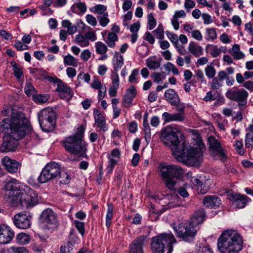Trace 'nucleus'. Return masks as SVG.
I'll return each instance as SVG.
<instances>
[{"label":"nucleus","instance_id":"nucleus-60","mask_svg":"<svg viewBox=\"0 0 253 253\" xmlns=\"http://www.w3.org/2000/svg\"><path fill=\"white\" fill-rule=\"evenodd\" d=\"M139 74V70L135 69L132 70L131 75L129 77L128 81L130 83H133L136 82V76Z\"/></svg>","mask_w":253,"mask_h":253},{"label":"nucleus","instance_id":"nucleus-58","mask_svg":"<svg viewBox=\"0 0 253 253\" xmlns=\"http://www.w3.org/2000/svg\"><path fill=\"white\" fill-rule=\"evenodd\" d=\"M14 46L17 50L20 51L26 50L28 48V46L25 44L23 42L19 41H15Z\"/></svg>","mask_w":253,"mask_h":253},{"label":"nucleus","instance_id":"nucleus-6","mask_svg":"<svg viewBox=\"0 0 253 253\" xmlns=\"http://www.w3.org/2000/svg\"><path fill=\"white\" fill-rule=\"evenodd\" d=\"M158 169L167 187L171 190H175L177 179L184 174L182 168L177 165L162 163L159 165Z\"/></svg>","mask_w":253,"mask_h":253},{"label":"nucleus","instance_id":"nucleus-8","mask_svg":"<svg viewBox=\"0 0 253 253\" xmlns=\"http://www.w3.org/2000/svg\"><path fill=\"white\" fill-rule=\"evenodd\" d=\"M177 237L186 242H192L197 234V229L192 223L187 221L173 227Z\"/></svg>","mask_w":253,"mask_h":253},{"label":"nucleus","instance_id":"nucleus-56","mask_svg":"<svg viewBox=\"0 0 253 253\" xmlns=\"http://www.w3.org/2000/svg\"><path fill=\"white\" fill-rule=\"evenodd\" d=\"M185 119L184 113H176L173 114V122H182Z\"/></svg>","mask_w":253,"mask_h":253},{"label":"nucleus","instance_id":"nucleus-38","mask_svg":"<svg viewBox=\"0 0 253 253\" xmlns=\"http://www.w3.org/2000/svg\"><path fill=\"white\" fill-rule=\"evenodd\" d=\"M94 126H96L98 128V129H96V131L101 134H102V137L105 139L103 133L108 129V126L106 124V121L98 124H94Z\"/></svg>","mask_w":253,"mask_h":253},{"label":"nucleus","instance_id":"nucleus-54","mask_svg":"<svg viewBox=\"0 0 253 253\" xmlns=\"http://www.w3.org/2000/svg\"><path fill=\"white\" fill-rule=\"evenodd\" d=\"M108 159H109V164H108V165L107 168V173H111L112 172L115 166L118 163L119 160H115V159H113V158Z\"/></svg>","mask_w":253,"mask_h":253},{"label":"nucleus","instance_id":"nucleus-18","mask_svg":"<svg viewBox=\"0 0 253 253\" xmlns=\"http://www.w3.org/2000/svg\"><path fill=\"white\" fill-rule=\"evenodd\" d=\"M227 195L229 200L233 201V205L236 208H244L247 203L246 196L237 195L231 191H229Z\"/></svg>","mask_w":253,"mask_h":253},{"label":"nucleus","instance_id":"nucleus-17","mask_svg":"<svg viewBox=\"0 0 253 253\" xmlns=\"http://www.w3.org/2000/svg\"><path fill=\"white\" fill-rule=\"evenodd\" d=\"M14 237V232L8 226L0 225V244L9 243Z\"/></svg>","mask_w":253,"mask_h":253},{"label":"nucleus","instance_id":"nucleus-11","mask_svg":"<svg viewBox=\"0 0 253 253\" xmlns=\"http://www.w3.org/2000/svg\"><path fill=\"white\" fill-rule=\"evenodd\" d=\"M208 141L210 155L215 159L225 162L227 159L226 151L220 141L212 136L208 138Z\"/></svg>","mask_w":253,"mask_h":253},{"label":"nucleus","instance_id":"nucleus-39","mask_svg":"<svg viewBox=\"0 0 253 253\" xmlns=\"http://www.w3.org/2000/svg\"><path fill=\"white\" fill-rule=\"evenodd\" d=\"M7 253H29L28 250L24 247H11L7 249Z\"/></svg>","mask_w":253,"mask_h":253},{"label":"nucleus","instance_id":"nucleus-59","mask_svg":"<svg viewBox=\"0 0 253 253\" xmlns=\"http://www.w3.org/2000/svg\"><path fill=\"white\" fill-rule=\"evenodd\" d=\"M234 146L239 154L241 155L244 154V151L243 149V143L242 141H236Z\"/></svg>","mask_w":253,"mask_h":253},{"label":"nucleus","instance_id":"nucleus-27","mask_svg":"<svg viewBox=\"0 0 253 253\" xmlns=\"http://www.w3.org/2000/svg\"><path fill=\"white\" fill-rule=\"evenodd\" d=\"M207 52H209L212 57L218 56L221 52V48H218L217 45L208 44L206 47Z\"/></svg>","mask_w":253,"mask_h":253},{"label":"nucleus","instance_id":"nucleus-5","mask_svg":"<svg viewBox=\"0 0 253 253\" xmlns=\"http://www.w3.org/2000/svg\"><path fill=\"white\" fill-rule=\"evenodd\" d=\"M84 129L80 127L74 134L67 137L62 142L65 150L73 155L86 157L87 143L83 140Z\"/></svg>","mask_w":253,"mask_h":253},{"label":"nucleus","instance_id":"nucleus-14","mask_svg":"<svg viewBox=\"0 0 253 253\" xmlns=\"http://www.w3.org/2000/svg\"><path fill=\"white\" fill-rule=\"evenodd\" d=\"M13 221L17 228L26 229L31 225V217L25 213L20 212L14 216Z\"/></svg>","mask_w":253,"mask_h":253},{"label":"nucleus","instance_id":"nucleus-16","mask_svg":"<svg viewBox=\"0 0 253 253\" xmlns=\"http://www.w3.org/2000/svg\"><path fill=\"white\" fill-rule=\"evenodd\" d=\"M2 163L5 169L11 173L17 172L20 170L21 166L18 162L7 156H5L3 158Z\"/></svg>","mask_w":253,"mask_h":253},{"label":"nucleus","instance_id":"nucleus-64","mask_svg":"<svg viewBox=\"0 0 253 253\" xmlns=\"http://www.w3.org/2000/svg\"><path fill=\"white\" fill-rule=\"evenodd\" d=\"M191 36L192 38L197 41H202L203 39L202 35L200 31L198 30H195L192 31L191 32Z\"/></svg>","mask_w":253,"mask_h":253},{"label":"nucleus","instance_id":"nucleus-36","mask_svg":"<svg viewBox=\"0 0 253 253\" xmlns=\"http://www.w3.org/2000/svg\"><path fill=\"white\" fill-rule=\"evenodd\" d=\"M14 75L18 80L20 81L23 76V68L15 63L12 64Z\"/></svg>","mask_w":253,"mask_h":253},{"label":"nucleus","instance_id":"nucleus-20","mask_svg":"<svg viewBox=\"0 0 253 253\" xmlns=\"http://www.w3.org/2000/svg\"><path fill=\"white\" fill-rule=\"evenodd\" d=\"M166 100L172 106H175L180 102V98L175 91L171 88L166 90L165 92Z\"/></svg>","mask_w":253,"mask_h":253},{"label":"nucleus","instance_id":"nucleus-52","mask_svg":"<svg viewBox=\"0 0 253 253\" xmlns=\"http://www.w3.org/2000/svg\"><path fill=\"white\" fill-rule=\"evenodd\" d=\"M156 38L159 39H163L164 37V29L162 24H160L158 28L153 31Z\"/></svg>","mask_w":253,"mask_h":253},{"label":"nucleus","instance_id":"nucleus-9","mask_svg":"<svg viewBox=\"0 0 253 253\" xmlns=\"http://www.w3.org/2000/svg\"><path fill=\"white\" fill-rule=\"evenodd\" d=\"M41 127L45 132L52 131L55 126V114L49 108L42 110L38 115Z\"/></svg>","mask_w":253,"mask_h":253},{"label":"nucleus","instance_id":"nucleus-57","mask_svg":"<svg viewBox=\"0 0 253 253\" xmlns=\"http://www.w3.org/2000/svg\"><path fill=\"white\" fill-rule=\"evenodd\" d=\"M166 34L174 45H176L177 43H178V37L177 35L170 33L169 31H166Z\"/></svg>","mask_w":253,"mask_h":253},{"label":"nucleus","instance_id":"nucleus-2","mask_svg":"<svg viewBox=\"0 0 253 253\" xmlns=\"http://www.w3.org/2000/svg\"><path fill=\"white\" fill-rule=\"evenodd\" d=\"M179 133L176 128L167 127L162 133L161 140L170 147L173 156L178 162L190 167H199L203 160L204 144L198 141L189 146L188 142L179 139Z\"/></svg>","mask_w":253,"mask_h":253},{"label":"nucleus","instance_id":"nucleus-10","mask_svg":"<svg viewBox=\"0 0 253 253\" xmlns=\"http://www.w3.org/2000/svg\"><path fill=\"white\" fill-rule=\"evenodd\" d=\"M61 172L60 165L55 162L47 164L42 170L38 180L40 183H46L56 178Z\"/></svg>","mask_w":253,"mask_h":253},{"label":"nucleus","instance_id":"nucleus-4","mask_svg":"<svg viewBox=\"0 0 253 253\" xmlns=\"http://www.w3.org/2000/svg\"><path fill=\"white\" fill-rule=\"evenodd\" d=\"M243 240L240 234L233 230H227L217 240V248L221 253H238L242 249Z\"/></svg>","mask_w":253,"mask_h":253},{"label":"nucleus","instance_id":"nucleus-50","mask_svg":"<svg viewBox=\"0 0 253 253\" xmlns=\"http://www.w3.org/2000/svg\"><path fill=\"white\" fill-rule=\"evenodd\" d=\"M148 29L153 30L156 26V20L152 13H150L148 16Z\"/></svg>","mask_w":253,"mask_h":253},{"label":"nucleus","instance_id":"nucleus-41","mask_svg":"<svg viewBox=\"0 0 253 253\" xmlns=\"http://www.w3.org/2000/svg\"><path fill=\"white\" fill-rule=\"evenodd\" d=\"M206 76L209 79H212L214 77L216 71L212 65H208L205 69Z\"/></svg>","mask_w":253,"mask_h":253},{"label":"nucleus","instance_id":"nucleus-7","mask_svg":"<svg viewBox=\"0 0 253 253\" xmlns=\"http://www.w3.org/2000/svg\"><path fill=\"white\" fill-rule=\"evenodd\" d=\"M177 241L171 232L161 234L152 238L151 250L153 253H164L165 249L168 248V253L173 251V246Z\"/></svg>","mask_w":253,"mask_h":253},{"label":"nucleus","instance_id":"nucleus-34","mask_svg":"<svg viewBox=\"0 0 253 253\" xmlns=\"http://www.w3.org/2000/svg\"><path fill=\"white\" fill-rule=\"evenodd\" d=\"M75 42L81 47H86L89 45V42L87 41L84 35L79 34L76 36Z\"/></svg>","mask_w":253,"mask_h":253},{"label":"nucleus","instance_id":"nucleus-46","mask_svg":"<svg viewBox=\"0 0 253 253\" xmlns=\"http://www.w3.org/2000/svg\"><path fill=\"white\" fill-rule=\"evenodd\" d=\"M91 10L94 13L103 15L104 13H106L105 11L106 10V7L104 5L98 4L93 6Z\"/></svg>","mask_w":253,"mask_h":253},{"label":"nucleus","instance_id":"nucleus-48","mask_svg":"<svg viewBox=\"0 0 253 253\" xmlns=\"http://www.w3.org/2000/svg\"><path fill=\"white\" fill-rule=\"evenodd\" d=\"M108 13H104L101 16H98L99 23L102 27H105L110 22L109 19L108 18Z\"/></svg>","mask_w":253,"mask_h":253},{"label":"nucleus","instance_id":"nucleus-63","mask_svg":"<svg viewBox=\"0 0 253 253\" xmlns=\"http://www.w3.org/2000/svg\"><path fill=\"white\" fill-rule=\"evenodd\" d=\"M87 41H95L97 39L96 35L94 32L89 31L84 33V35Z\"/></svg>","mask_w":253,"mask_h":253},{"label":"nucleus","instance_id":"nucleus-22","mask_svg":"<svg viewBox=\"0 0 253 253\" xmlns=\"http://www.w3.org/2000/svg\"><path fill=\"white\" fill-rule=\"evenodd\" d=\"M205 216V212L203 209H200L194 212L189 222L192 223L196 227L197 225L203 223Z\"/></svg>","mask_w":253,"mask_h":253},{"label":"nucleus","instance_id":"nucleus-21","mask_svg":"<svg viewBox=\"0 0 253 253\" xmlns=\"http://www.w3.org/2000/svg\"><path fill=\"white\" fill-rule=\"evenodd\" d=\"M204 205L208 208H216L221 204L220 200L215 196H208L203 200Z\"/></svg>","mask_w":253,"mask_h":253},{"label":"nucleus","instance_id":"nucleus-53","mask_svg":"<svg viewBox=\"0 0 253 253\" xmlns=\"http://www.w3.org/2000/svg\"><path fill=\"white\" fill-rule=\"evenodd\" d=\"M25 92L29 96L31 95H35L36 92L35 87L30 83L27 84L25 87Z\"/></svg>","mask_w":253,"mask_h":253},{"label":"nucleus","instance_id":"nucleus-30","mask_svg":"<svg viewBox=\"0 0 253 253\" xmlns=\"http://www.w3.org/2000/svg\"><path fill=\"white\" fill-rule=\"evenodd\" d=\"M231 53L234 58L236 60L243 59L245 57L244 54L240 50V46L238 44L233 45Z\"/></svg>","mask_w":253,"mask_h":253},{"label":"nucleus","instance_id":"nucleus-44","mask_svg":"<svg viewBox=\"0 0 253 253\" xmlns=\"http://www.w3.org/2000/svg\"><path fill=\"white\" fill-rule=\"evenodd\" d=\"M93 116L95 120L94 124H98L106 121L103 115L97 109H95L94 110Z\"/></svg>","mask_w":253,"mask_h":253},{"label":"nucleus","instance_id":"nucleus-43","mask_svg":"<svg viewBox=\"0 0 253 253\" xmlns=\"http://www.w3.org/2000/svg\"><path fill=\"white\" fill-rule=\"evenodd\" d=\"M223 85V82L216 77L212 78L211 83V87L213 90H217Z\"/></svg>","mask_w":253,"mask_h":253},{"label":"nucleus","instance_id":"nucleus-61","mask_svg":"<svg viewBox=\"0 0 253 253\" xmlns=\"http://www.w3.org/2000/svg\"><path fill=\"white\" fill-rule=\"evenodd\" d=\"M91 53L88 49L83 50L81 54V58L84 61H87L91 57Z\"/></svg>","mask_w":253,"mask_h":253},{"label":"nucleus","instance_id":"nucleus-40","mask_svg":"<svg viewBox=\"0 0 253 253\" xmlns=\"http://www.w3.org/2000/svg\"><path fill=\"white\" fill-rule=\"evenodd\" d=\"M16 239L19 244H26L29 243L30 237L27 234L21 233L17 235Z\"/></svg>","mask_w":253,"mask_h":253},{"label":"nucleus","instance_id":"nucleus-51","mask_svg":"<svg viewBox=\"0 0 253 253\" xmlns=\"http://www.w3.org/2000/svg\"><path fill=\"white\" fill-rule=\"evenodd\" d=\"M245 146L248 148L253 147V133H247L245 140Z\"/></svg>","mask_w":253,"mask_h":253},{"label":"nucleus","instance_id":"nucleus-1","mask_svg":"<svg viewBox=\"0 0 253 253\" xmlns=\"http://www.w3.org/2000/svg\"><path fill=\"white\" fill-rule=\"evenodd\" d=\"M2 112L5 116H9L0 122V132H4L3 142L0 147L2 152L15 151L19 144V140L26 135H30L34 139L38 137L33 130L29 122L22 112L7 107Z\"/></svg>","mask_w":253,"mask_h":253},{"label":"nucleus","instance_id":"nucleus-26","mask_svg":"<svg viewBox=\"0 0 253 253\" xmlns=\"http://www.w3.org/2000/svg\"><path fill=\"white\" fill-rule=\"evenodd\" d=\"M167 197L169 200L168 203L169 208H174L180 206L179 197L176 194L167 195Z\"/></svg>","mask_w":253,"mask_h":253},{"label":"nucleus","instance_id":"nucleus-24","mask_svg":"<svg viewBox=\"0 0 253 253\" xmlns=\"http://www.w3.org/2000/svg\"><path fill=\"white\" fill-rule=\"evenodd\" d=\"M114 70L118 71L124 65V57L119 52H115L113 59Z\"/></svg>","mask_w":253,"mask_h":253},{"label":"nucleus","instance_id":"nucleus-23","mask_svg":"<svg viewBox=\"0 0 253 253\" xmlns=\"http://www.w3.org/2000/svg\"><path fill=\"white\" fill-rule=\"evenodd\" d=\"M55 82L57 83L56 91L60 93V95H61V93H65V94L72 96L71 89L69 86H68L66 84L63 83V82L59 79L56 78Z\"/></svg>","mask_w":253,"mask_h":253},{"label":"nucleus","instance_id":"nucleus-28","mask_svg":"<svg viewBox=\"0 0 253 253\" xmlns=\"http://www.w3.org/2000/svg\"><path fill=\"white\" fill-rule=\"evenodd\" d=\"M64 63L65 65L77 67L79 64L78 59L68 54L64 57Z\"/></svg>","mask_w":253,"mask_h":253},{"label":"nucleus","instance_id":"nucleus-47","mask_svg":"<svg viewBox=\"0 0 253 253\" xmlns=\"http://www.w3.org/2000/svg\"><path fill=\"white\" fill-rule=\"evenodd\" d=\"M60 178L61 179L60 182L62 184H68L71 180V177L67 172L64 171H61L59 174Z\"/></svg>","mask_w":253,"mask_h":253},{"label":"nucleus","instance_id":"nucleus-19","mask_svg":"<svg viewBox=\"0 0 253 253\" xmlns=\"http://www.w3.org/2000/svg\"><path fill=\"white\" fill-rule=\"evenodd\" d=\"M136 94V89L133 85L127 89L123 98L122 105L125 108H129L132 104Z\"/></svg>","mask_w":253,"mask_h":253},{"label":"nucleus","instance_id":"nucleus-31","mask_svg":"<svg viewBox=\"0 0 253 253\" xmlns=\"http://www.w3.org/2000/svg\"><path fill=\"white\" fill-rule=\"evenodd\" d=\"M118 38L116 34L114 33H110L107 36V39L105 41L108 46L110 47H114L115 45V42L118 41Z\"/></svg>","mask_w":253,"mask_h":253},{"label":"nucleus","instance_id":"nucleus-3","mask_svg":"<svg viewBox=\"0 0 253 253\" xmlns=\"http://www.w3.org/2000/svg\"><path fill=\"white\" fill-rule=\"evenodd\" d=\"M4 189L9 192L7 201L12 206L23 208L33 207L38 202L37 194L28 187L24 189L20 182L15 178L10 179L4 185Z\"/></svg>","mask_w":253,"mask_h":253},{"label":"nucleus","instance_id":"nucleus-35","mask_svg":"<svg viewBox=\"0 0 253 253\" xmlns=\"http://www.w3.org/2000/svg\"><path fill=\"white\" fill-rule=\"evenodd\" d=\"M148 118V114L147 113L145 114L143 117V126L144 128V131L145 133V138L147 139L148 138L149 139L151 137V132L150 128L149 125V123L147 120Z\"/></svg>","mask_w":253,"mask_h":253},{"label":"nucleus","instance_id":"nucleus-37","mask_svg":"<svg viewBox=\"0 0 253 253\" xmlns=\"http://www.w3.org/2000/svg\"><path fill=\"white\" fill-rule=\"evenodd\" d=\"M96 52L99 54H105L107 51V46L101 42H97L95 43Z\"/></svg>","mask_w":253,"mask_h":253},{"label":"nucleus","instance_id":"nucleus-49","mask_svg":"<svg viewBox=\"0 0 253 253\" xmlns=\"http://www.w3.org/2000/svg\"><path fill=\"white\" fill-rule=\"evenodd\" d=\"M164 67L166 71L169 72L171 71L174 75H178L179 73L178 70L172 63H167V64H165Z\"/></svg>","mask_w":253,"mask_h":253},{"label":"nucleus","instance_id":"nucleus-12","mask_svg":"<svg viewBox=\"0 0 253 253\" xmlns=\"http://www.w3.org/2000/svg\"><path fill=\"white\" fill-rule=\"evenodd\" d=\"M40 222L44 228L48 229H56L58 226L57 214L50 209H46L42 211Z\"/></svg>","mask_w":253,"mask_h":253},{"label":"nucleus","instance_id":"nucleus-45","mask_svg":"<svg viewBox=\"0 0 253 253\" xmlns=\"http://www.w3.org/2000/svg\"><path fill=\"white\" fill-rule=\"evenodd\" d=\"M34 101L38 103H43L48 99V95L38 94L33 96Z\"/></svg>","mask_w":253,"mask_h":253},{"label":"nucleus","instance_id":"nucleus-42","mask_svg":"<svg viewBox=\"0 0 253 253\" xmlns=\"http://www.w3.org/2000/svg\"><path fill=\"white\" fill-rule=\"evenodd\" d=\"M73 248V245L70 242H68L61 246L60 253H71Z\"/></svg>","mask_w":253,"mask_h":253},{"label":"nucleus","instance_id":"nucleus-13","mask_svg":"<svg viewBox=\"0 0 253 253\" xmlns=\"http://www.w3.org/2000/svg\"><path fill=\"white\" fill-rule=\"evenodd\" d=\"M248 92L244 89H235L232 88L226 93V96L230 100L238 102L239 106H245L247 102Z\"/></svg>","mask_w":253,"mask_h":253},{"label":"nucleus","instance_id":"nucleus-55","mask_svg":"<svg viewBox=\"0 0 253 253\" xmlns=\"http://www.w3.org/2000/svg\"><path fill=\"white\" fill-rule=\"evenodd\" d=\"M111 79L113 86L115 88H119V77L118 74L116 72H113L111 75Z\"/></svg>","mask_w":253,"mask_h":253},{"label":"nucleus","instance_id":"nucleus-33","mask_svg":"<svg viewBox=\"0 0 253 253\" xmlns=\"http://www.w3.org/2000/svg\"><path fill=\"white\" fill-rule=\"evenodd\" d=\"M107 207V212L106 216V225L109 228L111 225V220L113 217L114 207L112 204H108Z\"/></svg>","mask_w":253,"mask_h":253},{"label":"nucleus","instance_id":"nucleus-29","mask_svg":"<svg viewBox=\"0 0 253 253\" xmlns=\"http://www.w3.org/2000/svg\"><path fill=\"white\" fill-rule=\"evenodd\" d=\"M147 66L151 70H156L160 66L161 61L154 58L150 57L146 60Z\"/></svg>","mask_w":253,"mask_h":253},{"label":"nucleus","instance_id":"nucleus-15","mask_svg":"<svg viewBox=\"0 0 253 253\" xmlns=\"http://www.w3.org/2000/svg\"><path fill=\"white\" fill-rule=\"evenodd\" d=\"M146 243V236L141 235L138 237L129 245V253H144L143 247Z\"/></svg>","mask_w":253,"mask_h":253},{"label":"nucleus","instance_id":"nucleus-62","mask_svg":"<svg viewBox=\"0 0 253 253\" xmlns=\"http://www.w3.org/2000/svg\"><path fill=\"white\" fill-rule=\"evenodd\" d=\"M74 223L76 227L79 232L83 235L84 233V223L83 222L75 220Z\"/></svg>","mask_w":253,"mask_h":253},{"label":"nucleus","instance_id":"nucleus-25","mask_svg":"<svg viewBox=\"0 0 253 253\" xmlns=\"http://www.w3.org/2000/svg\"><path fill=\"white\" fill-rule=\"evenodd\" d=\"M188 50L196 57H199L203 54L202 47L195 42H190L189 43Z\"/></svg>","mask_w":253,"mask_h":253},{"label":"nucleus","instance_id":"nucleus-32","mask_svg":"<svg viewBox=\"0 0 253 253\" xmlns=\"http://www.w3.org/2000/svg\"><path fill=\"white\" fill-rule=\"evenodd\" d=\"M217 38L215 28H208L206 30L205 39L208 41H213Z\"/></svg>","mask_w":253,"mask_h":253}]
</instances>
